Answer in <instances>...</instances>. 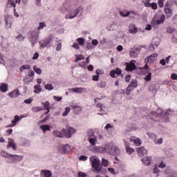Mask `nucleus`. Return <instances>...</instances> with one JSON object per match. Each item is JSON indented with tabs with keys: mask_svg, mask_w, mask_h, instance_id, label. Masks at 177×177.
Segmentation results:
<instances>
[{
	"mask_svg": "<svg viewBox=\"0 0 177 177\" xmlns=\"http://www.w3.org/2000/svg\"><path fill=\"white\" fill-rule=\"evenodd\" d=\"M137 153H138V156H140V157H142V156H146V154H147V150H146V149H145V147H141L140 148H138Z\"/></svg>",
	"mask_w": 177,
	"mask_h": 177,
	"instance_id": "nucleus-18",
	"label": "nucleus"
},
{
	"mask_svg": "<svg viewBox=\"0 0 177 177\" xmlns=\"http://www.w3.org/2000/svg\"><path fill=\"white\" fill-rule=\"evenodd\" d=\"M75 132H77L76 129H75L73 127L67 126L66 130H65V132L64 133H65L66 138H71L72 134L75 133Z\"/></svg>",
	"mask_w": 177,
	"mask_h": 177,
	"instance_id": "nucleus-9",
	"label": "nucleus"
},
{
	"mask_svg": "<svg viewBox=\"0 0 177 177\" xmlns=\"http://www.w3.org/2000/svg\"><path fill=\"white\" fill-rule=\"evenodd\" d=\"M157 15H155L151 21V26H158L160 24H163L165 21V15L162 14L159 19L156 20Z\"/></svg>",
	"mask_w": 177,
	"mask_h": 177,
	"instance_id": "nucleus-3",
	"label": "nucleus"
},
{
	"mask_svg": "<svg viewBox=\"0 0 177 177\" xmlns=\"http://www.w3.org/2000/svg\"><path fill=\"white\" fill-rule=\"evenodd\" d=\"M130 142H133L136 146H140L142 145V141L139 138L135 137H131L130 138Z\"/></svg>",
	"mask_w": 177,
	"mask_h": 177,
	"instance_id": "nucleus-23",
	"label": "nucleus"
},
{
	"mask_svg": "<svg viewBox=\"0 0 177 177\" xmlns=\"http://www.w3.org/2000/svg\"><path fill=\"white\" fill-rule=\"evenodd\" d=\"M144 80L147 82L151 81V73H148V74L145 76Z\"/></svg>",
	"mask_w": 177,
	"mask_h": 177,
	"instance_id": "nucleus-47",
	"label": "nucleus"
},
{
	"mask_svg": "<svg viewBox=\"0 0 177 177\" xmlns=\"http://www.w3.org/2000/svg\"><path fill=\"white\" fill-rule=\"evenodd\" d=\"M1 155L2 156V157H6V158H10V156H11L12 154L8 153H7V152L5 151H2L1 152Z\"/></svg>",
	"mask_w": 177,
	"mask_h": 177,
	"instance_id": "nucleus-44",
	"label": "nucleus"
},
{
	"mask_svg": "<svg viewBox=\"0 0 177 177\" xmlns=\"http://www.w3.org/2000/svg\"><path fill=\"white\" fill-rule=\"evenodd\" d=\"M82 10V7H79L77 9L75 10L73 12H71V15H66V19H74L80 12Z\"/></svg>",
	"mask_w": 177,
	"mask_h": 177,
	"instance_id": "nucleus-11",
	"label": "nucleus"
},
{
	"mask_svg": "<svg viewBox=\"0 0 177 177\" xmlns=\"http://www.w3.org/2000/svg\"><path fill=\"white\" fill-rule=\"evenodd\" d=\"M71 110V109H70V107L65 108V111L62 113L63 117L68 115V113H70Z\"/></svg>",
	"mask_w": 177,
	"mask_h": 177,
	"instance_id": "nucleus-45",
	"label": "nucleus"
},
{
	"mask_svg": "<svg viewBox=\"0 0 177 177\" xmlns=\"http://www.w3.org/2000/svg\"><path fill=\"white\" fill-rule=\"evenodd\" d=\"M79 66L80 67H82V68H86V62H80Z\"/></svg>",
	"mask_w": 177,
	"mask_h": 177,
	"instance_id": "nucleus-56",
	"label": "nucleus"
},
{
	"mask_svg": "<svg viewBox=\"0 0 177 177\" xmlns=\"http://www.w3.org/2000/svg\"><path fill=\"white\" fill-rule=\"evenodd\" d=\"M165 12L166 15L167 19H170V17H172V10L169 8V6L166 3L165 6Z\"/></svg>",
	"mask_w": 177,
	"mask_h": 177,
	"instance_id": "nucleus-13",
	"label": "nucleus"
},
{
	"mask_svg": "<svg viewBox=\"0 0 177 177\" xmlns=\"http://www.w3.org/2000/svg\"><path fill=\"white\" fill-rule=\"evenodd\" d=\"M120 16H122V17H128V16H129L131 15V12H127L126 14L124 13V12L120 11Z\"/></svg>",
	"mask_w": 177,
	"mask_h": 177,
	"instance_id": "nucleus-50",
	"label": "nucleus"
},
{
	"mask_svg": "<svg viewBox=\"0 0 177 177\" xmlns=\"http://www.w3.org/2000/svg\"><path fill=\"white\" fill-rule=\"evenodd\" d=\"M26 37L24 36H22V35H19L18 36L16 37V39L19 41L20 42L24 41Z\"/></svg>",
	"mask_w": 177,
	"mask_h": 177,
	"instance_id": "nucleus-49",
	"label": "nucleus"
},
{
	"mask_svg": "<svg viewBox=\"0 0 177 177\" xmlns=\"http://www.w3.org/2000/svg\"><path fill=\"white\" fill-rule=\"evenodd\" d=\"M70 92H73V93H82L85 88L82 87L71 88H69Z\"/></svg>",
	"mask_w": 177,
	"mask_h": 177,
	"instance_id": "nucleus-19",
	"label": "nucleus"
},
{
	"mask_svg": "<svg viewBox=\"0 0 177 177\" xmlns=\"http://www.w3.org/2000/svg\"><path fill=\"white\" fill-rule=\"evenodd\" d=\"M102 165L103 167H109V160L107 159H102Z\"/></svg>",
	"mask_w": 177,
	"mask_h": 177,
	"instance_id": "nucleus-46",
	"label": "nucleus"
},
{
	"mask_svg": "<svg viewBox=\"0 0 177 177\" xmlns=\"http://www.w3.org/2000/svg\"><path fill=\"white\" fill-rule=\"evenodd\" d=\"M24 102L26 104H30V103H31L32 102V98H29V99L25 100Z\"/></svg>",
	"mask_w": 177,
	"mask_h": 177,
	"instance_id": "nucleus-61",
	"label": "nucleus"
},
{
	"mask_svg": "<svg viewBox=\"0 0 177 177\" xmlns=\"http://www.w3.org/2000/svg\"><path fill=\"white\" fill-rule=\"evenodd\" d=\"M31 68V66L30 65H23L20 67L19 71L22 72L24 71V70H30Z\"/></svg>",
	"mask_w": 177,
	"mask_h": 177,
	"instance_id": "nucleus-38",
	"label": "nucleus"
},
{
	"mask_svg": "<svg viewBox=\"0 0 177 177\" xmlns=\"http://www.w3.org/2000/svg\"><path fill=\"white\" fill-rule=\"evenodd\" d=\"M106 82H102L99 85L98 88H106Z\"/></svg>",
	"mask_w": 177,
	"mask_h": 177,
	"instance_id": "nucleus-58",
	"label": "nucleus"
},
{
	"mask_svg": "<svg viewBox=\"0 0 177 177\" xmlns=\"http://www.w3.org/2000/svg\"><path fill=\"white\" fill-rule=\"evenodd\" d=\"M77 41L79 45H80V46H82V45H84V44H85V39H84L82 37L77 38Z\"/></svg>",
	"mask_w": 177,
	"mask_h": 177,
	"instance_id": "nucleus-43",
	"label": "nucleus"
},
{
	"mask_svg": "<svg viewBox=\"0 0 177 177\" xmlns=\"http://www.w3.org/2000/svg\"><path fill=\"white\" fill-rule=\"evenodd\" d=\"M171 78L174 80H177V74L176 73H173L171 75Z\"/></svg>",
	"mask_w": 177,
	"mask_h": 177,
	"instance_id": "nucleus-64",
	"label": "nucleus"
},
{
	"mask_svg": "<svg viewBox=\"0 0 177 177\" xmlns=\"http://www.w3.org/2000/svg\"><path fill=\"white\" fill-rule=\"evenodd\" d=\"M41 174H44V177H50L52 176V171H49V170H41Z\"/></svg>",
	"mask_w": 177,
	"mask_h": 177,
	"instance_id": "nucleus-33",
	"label": "nucleus"
},
{
	"mask_svg": "<svg viewBox=\"0 0 177 177\" xmlns=\"http://www.w3.org/2000/svg\"><path fill=\"white\" fill-rule=\"evenodd\" d=\"M142 162H143L145 165H150V162H151V158H144L143 159H142Z\"/></svg>",
	"mask_w": 177,
	"mask_h": 177,
	"instance_id": "nucleus-31",
	"label": "nucleus"
},
{
	"mask_svg": "<svg viewBox=\"0 0 177 177\" xmlns=\"http://www.w3.org/2000/svg\"><path fill=\"white\" fill-rule=\"evenodd\" d=\"M99 75H93V81H99Z\"/></svg>",
	"mask_w": 177,
	"mask_h": 177,
	"instance_id": "nucleus-62",
	"label": "nucleus"
},
{
	"mask_svg": "<svg viewBox=\"0 0 177 177\" xmlns=\"http://www.w3.org/2000/svg\"><path fill=\"white\" fill-rule=\"evenodd\" d=\"M48 120H49V117L46 116L43 120H39V123L43 124L44 122H46V121H48Z\"/></svg>",
	"mask_w": 177,
	"mask_h": 177,
	"instance_id": "nucleus-59",
	"label": "nucleus"
},
{
	"mask_svg": "<svg viewBox=\"0 0 177 177\" xmlns=\"http://www.w3.org/2000/svg\"><path fill=\"white\" fill-rule=\"evenodd\" d=\"M80 161H86L88 160V156L82 155L79 158Z\"/></svg>",
	"mask_w": 177,
	"mask_h": 177,
	"instance_id": "nucleus-54",
	"label": "nucleus"
},
{
	"mask_svg": "<svg viewBox=\"0 0 177 177\" xmlns=\"http://www.w3.org/2000/svg\"><path fill=\"white\" fill-rule=\"evenodd\" d=\"M0 91L1 92H8V84H3L0 86Z\"/></svg>",
	"mask_w": 177,
	"mask_h": 177,
	"instance_id": "nucleus-36",
	"label": "nucleus"
},
{
	"mask_svg": "<svg viewBox=\"0 0 177 177\" xmlns=\"http://www.w3.org/2000/svg\"><path fill=\"white\" fill-rule=\"evenodd\" d=\"M20 121V117L19 115H15L14 120H12V124L10 125L6 126V128H11L15 127L17 124V122Z\"/></svg>",
	"mask_w": 177,
	"mask_h": 177,
	"instance_id": "nucleus-15",
	"label": "nucleus"
},
{
	"mask_svg": "<svg viewBox=\"0 0 177 177\" xmlns=\"http://www.w3.org/2000/svg\"><path fill=\"white\" fill-rule=\"evenodd\" d=\"M66 132V129H63L60 131L59 130H56L53 132L54 136L57 138H63L64 136V133Z\"/></svg>",
	"mask_w": 177,
	"mask_h": 177,
	"instance_id": "nucleus-16",
	"label": "nucleus"
},
{
	"mask_svg": "<svg viewBox=\"0 0 177 177\" xmlns=\"http://www.w3.org/2000/svg\"><path fill=\"white\" fill-rule=\"evenodd\" d=\"M14 144H15V142L13 139L8 138V145H7V149H10V147H12Z\"/></svg>",
	"mask_w": 177,
	"mask_h": 177,
	"instance_id": "nucleus-40",
	"label": "nucleus"
},
{
	"mask_svg": "<svg viewBox=\"0 0 177 177\" xmlns=\"http://www.w3.org/2000/svg\"><path fill=\"white\" fill-rule=\"evenodd\" d=\"M129 32L131 34H136L138 32V28L134 24H130L129 28Z\"/></svg>",
	"mask_w": 177,
	"mask_h": 177,
	"instance_id": "nucleus-21",
	"label": "nucleus"
},
{
	"mask_svg": "<svg viewBox=\"0 0 177 177\" xmlns=\"http://www.w3.org/2000/svg\"><path fill=\"white\" fill-rule=\"evenodd\" d=\"M136 68L135 63L131 62L130 63H126V71H133Z\"/></svg>",
	"mask_w": 177,
	"mask_h": 177,
	"instance_id": "nucleus-14",
	"label": "nucleus"
},
{
	"mask_svg": "<svg viewBox=\"0 0 177 177\" xmlns=\"http://www.w3.org/2000/svg\"><path fill=\"white\" fill-rule=\"evenodd\" d=\"M149 91H150L151 92H156V91H157V88H156V84H151V86H149Z\"/></svg>",
	"mask_w": 177,
	"mask_h": 177,
	"instance_id": "nucleus-48",
	"label": "nucleus"
},
{
	"mask_svg": "<svg viewBox=\"0 0 177 177\" xmlns=\"http://www.w3.org/2000/svg\"><path fill=\"white\" fill-rule=\"evenodd\" d=\"M111 151H112V153H109V154H111L112 156H116V154H120V149L115 147V145H113Z\"/></svg>",
	"mask_w": 177,
	"mask_h": 177,
	"instance_id": "nucleus-24",
	"label": "nucleus"
},
{
	"mask_svg": "<svg viewBox=\"0 0 177 177\" xmlns=\"http://www.w3.org/2000/svg\"><path fill=\"white\" fill-rule=\"evenodd\" d=\"M44 88H46L47 91H52V89H53V85L48 84L45 85Z\"/></svg>",
	"mask_w": 177,
	"mask_h": 177,
	"instance_id": "nucleus-51",
	"label": "nucleus"
},
{
	"mask_svg": "<svg viewBox=\"0 0 177 177\" xmlns=\"http://www.w3.org/2000/svg\"><path fill=\"white\" fill-rule=\"evenodd\" d=\"M147 135L149 139H153L156 145H161L162 143V138L157 139V136L153 133H147Z\"/></svg>",
	"mask_w": 177,
	"mask_h": 177,
	"instance_id": "nucleus-8",
	"label": "nucleus"
},
{
	"mask_svg": "<svg viewBox=\"0 0 177 177\" xmlns=\"http://www.w3.org/2000/svg\"><path fill=\"white\" fill-rule=\"evenodd\" d=\"M76 60L75 61V63H78L80 60H84L85 57L82 55H75Z\"/></svg>",
	"mask_w": 177,
	"mask_h": 177,
	"instance_id": "nucleus-34",
	"label": "nucleus"
},
{
	"mask_svg": "<svg viewBox=\"0 0 177 177\" xmlns=\"http://www.w3.org/2000/svg\"><path fill=\"white\" fill-rule=\"evenodd\" d=\"M62 150L64 154H67V153H70V151H71V147L68 145H66L64 147H62Z\"/></svg>",
	"mask_w": 177,
	"mask_h": 177,
	"instance_id": "nucleus-22",
	"label": "nucleus"
},
{
	"mask_svg": "<svg viewBox=\"0 0 177 177\" xmlns=\"http://www.w3.org/2000/svg\"><path fill=\"white\" fill-rule=\"evenodd\" d=\"M164 113V111L162 109H158L157 112L152 111L151 112L149 117L152 121H155V122H157V121H160L158 118H161V115Z\"/></svg>",
	"mask_w": 177,
	"mask_h": 177,
	"instance_id": "nucleus-2",
	"label": "nucleus"
},
{
	"mask_svg": "<svg viewBox=\"0 0 177 177\" xmlns=\"http://www.w3.org/2000/svg\"><path fill=\"white\" fill-rule=\"evenodd\" d=\"M158 56V54L153 53L149 56H147L145 58V63H147L149 64H153V63H154V62H156L157 60Z\"/></svg>",
	"mask_w": 177,
	"mask_h": 177,
	"instance_id": "nucleus-7",
	"label": "nucleus"
},
{
	"mask_svg": "<svg viewBox=\"0 0 177 177\" xmlns=\"http://www.w3.org/2000/svg\"><path fill=\"white\" fill-rule=\"evenodd\" d=\"M122 73V71L120 68H116L115 70L111 71L110 77H111V78H115V75H121Z\"/></svg>",
	"mask_w": 177,
	"mask_h": 177,
	"instance_id": "nucleus-12",
	"label": "nucleus"
},
{
	"mask_svg": "<svg viewBox=\"0 0 177 177\" xmlns=\"http://www.w3.org/2000/svg\"><path fill=\"white\" fill-rule=\"evenodd\" d=\"M44 27H46V24H45V22H40L38 27V30H43Z\"/></svg>",
	"mask_w": 177,
	"mask_h": 177,
	"instance_id": "nucleus-53",
	"label": "nucleus"
},
{
	"mask_svg": "<svg viewBox=\"0 0 177 177\" xmlns=\"http://www.w3.org/2000/svg\"><path fill=\"white\" fill-rule=\"evenodd\" d=\"M42 106H44L46 110H49L50 109V103H49V101H46V102H41Z\"/></svg>",
	"mask_w": 177,
	"mask_h": 177,
	"instance_id": "nucleus-39",
	"label": "nucleus"
},
{
	"mask_svg": "<svg viewBox=\"0 0 177 177\" xmlns=\"http://www.w3.org/2000/svg\"><path fill=\"white\" fill-rule=\"evenodd\" d=\"M113 147L114 145H113V144H107L104 147V150L105 151H106V153H109V154H110V153H113V151L111 150L113 149Z\"/></svg>",
	"mask_w": 177,
	"mask_h": 177,
	"instance_id": "nucleus-26",
	"label": "nucleus"
},
{
	"mask_svg": "<svg viewBox=\"0 0 177 177\" xmlns=\"http://www.w3.org/2000/svg\"><path fill=\"white\" fill-rule=\"evenodd\" d=\"M165 0H158V5L160 8H162L164 6V1Z\"/></svg>",
	"mask_w": 177,
	"mask_h": 177,
	"instance_id": "nucleus-57",
	"label": "nucleus"
},
{
	"mask_svg": "<svg viewBox=\"0 0 177 177\" xmlns=\"http://www.w3.org/2000/svg\"><path fill=\"white\" fill-rule=\"evenodd\" d=\"M43 110H45V108L42 106H33L32 108V111L33 113H39V111H42Z\"/></svg>",
	"mask_w": 177,
	"mask_h": 177,
	"instance_id": "nucleus-29",
	"label": "nucleus"
},
{
	"mask_svg": "<svg viewBox=\"0 0 177 177\" xmlns=\"http://www.w3.org/2000/svg\"><path fill=\"white\" fill-rule=\"evenodd\" d=\"M39 128L43 131L44 133H45L46 131H50V126H49V124H42Z\"/></svg>",
	"mask_w": 177,
	"mask_h": 177,
	"instance_id": "nucleus-27",
	"label": "nucleus"
},
{
	"mask_svg": "<svg viewBox=\"0 0 177 177\" xmlns=\"http://www.w3.org/2000/svg\"><path fill=\"white\" fill-rule=\"evenodd\" d=\"M174 30H175V28L171 26H169L167 28V32H169V34H172V32H174Z\"/></svg>",
	"mask_w": 177,
	"mask_h": 177,
	"instance_id": "nucleus-55",
	"label": "nucleus"
},
{
	"mask_svg": "<svg viewBox=\"0 0 177 177\" xmlns=\"http://www.w3.org/2000/svg\"><path fill=\"white\" fill-rule=\"evenodd\" d=\"M71 107L73 109L74 114H80L82 111V107L78 105H71Z\"/></svg>",
	"mask_w": 177,
	"mask_h": 177,
	"instance_id": "nucleus-17",
	"label": "nucleus"
},
{
	"mask_svg": "<svg viewBox=\"0 0 177 177\" xmlns=\"http://www.w3.org/2000/svg\"><path fill=\"white\" fill-rule=\"evenodd\" d=\"M142 48H140V46H135L134 48H131L130 50L131 57H136V56H138L139 52H140Z\"/></svg>",
	"mask_w": 177,
	"mask_h": 177,
	"instance_id": "nucleus-10",
	"label": "nucleus"
},
{
	"mask_svg": "<svg viewBox=\"0 0 177 177\" xmlns=\"http://www.w3.org/2000/svg\"><path fill=\"white\" fill-rule=\"evenodd\" d=\"M53 40V37L50 36L48 37H46L44 40H41V41L39 42L40 45V48H42V49H44V48H46V46H48V45H49Z\"/></svg>",
	"mask_w": 177,
	"mask_h": 177,
	"instance_id": "nucleus-6",
	"label": "nucleus"
},
{
	"mask_svg": "<svg viewBox=\"0 0 177 177\" xmlns=\"http://www.w3.org/2000/svg\"><path fill=\"white\" fill-rule=\"evenodd\" d=\"M135 88H138V81L136 80H133L131 82V84L127 86L126 92L127 95H131V92H132Z\"/></svg>",
	"mask_w": 177,
	"mask_h": 177,
	"instance_id": "nucleus-5",
	"label": "nucleus"
},
{
	"mask_svg": "<svg viewBox=\"0 0 177 177\" xmlns=\"http://www.w3.org/2000/svg\"><path fill=\"white\" fill-rule=\"evenodd\" d=\"M33 70H34V71H35L36 74L41 75L42 73V70L41 68L37 67V66H33Z\"/></svg>",
	"mask_w": 177,
	"mask_h": 177,
	"instance_id": "nucleus-41",
	"label": "nucleus"
},
{
	"mask_svg": "<svg viewBox=\"0 0 177 177\" xmlns=\"http://www.w3.org/2000/svg\"><path fill=\"white\" fill-rule=\"evenodd\" d=\"M57 44V47H56V50L59 51L62 50V41L57 40L56 41Z\"/></svg>",
	"mask_w": 177,
	"mask_h": 177,
	"instance_id": "nucleus-42",
	"label": "nucleus"
},
{
	"mask_svg": "<svg viewBox=\"0 0 177 177\" xmlns=\"http://www.w3.org/2000/svg\"><path fill=\"white\" fill-rule=\"evenodd\" d=\"M28 39L32 44V46H34L37 41H38V33H37L35 31H30L28 33Z\"/></svg>",
	"mask_w": 177,
	"mask_h": 177,
	"instance_id": "nucleus-4",
	"label": "nucleus"
},
{
	"mask_svg": "<svg viewBox=\"0 0 177 177\" xmlns=\"http://www.w3.org/2000/svg\"><path fill=\"white\" fill-rule=\"evenodd\" d=\"M34 88H35V91H34L35 93H39L42 91V88H41V85H35Z\"/></svg>",
	"mask_w": 177,
	"mask_h": 177,
	"instance_id": "nucleus-35",
	"label": "nucleus"
},
{
	"mask_svg": "<svg viewBox=\"0 0 177 177\" xmlns=\"http://www.w3.org/2000/svg\"><path fill=\"white\" fill-rule=\"evenodd\" d=\"M78 177H86V174L80 171L78 173Z\"/></svg>",
	"mask_w": 177,
	"mask_h": 177,
	"instance_id": "nucleus-63",
	"label": "nucleus"
},
{
	"mask_svg": "<svg viewBox=\"0 0 177 177\" xmlns=\"http://www.w3.org/2000/svg\"><path fill=\"white\" fill-rule=\"evenodd\" d=\"M166 175H169L170 177H177L176 172L171 171L169 169H167L165 171Z\"/></svg>",
	"mask_w": 177,
	"mask_h": 177,
	"instance_id": "nucleus-30",
	"label": "nucleus"
},
{
	"mask_svg": "<svg viewBox=\"0 0 177 177\" xmlns=\"http://www.w3.org/2000/svg\"><path fill=\"white\" fill-rule=\"evenodd\" d=\"M10 158H12V160L13 162H16L17 161L18 162H20L21 160H23V156H19V155H12L11 154Z\"/></svg>",
	"mask_w": 177,
	"mask_h": 177,
	"instance_id": "nucleus-20",
	"label": "nucleus"
},
{
	"mask_svg": "<svg viewBox=\"0 0 177 177\" xmlns=\"http://www.w3.org/2000/svg\"><path fill=\"white\" fill-rule=\"evenodd\" d=\"M125 150H126L127 154H129V156H131V154H132V153H135V149H133V148H131V147L125 148Z\"/></svg>",
	"mask_w": 177,
	"mask_h": 177,
	"instance_id": "nucleus-37",
	"label": "nucleus"
},
{
	"mask_svg": "<svg viewBox=\"0 0 177 177\" xmlns=\"http://www.w3.org/2000/svg\"><path fill=\"white\" fill-rule=\"evenodd\" d=\"M90 162H91L92 168L94 169V171L97 174L102 172V165L100 164V159L96 156H92L89 158Z\"/></svg>",
	"mask_w": 177,
	"mask_h": 177,
	"instance_id": "nucleus-1",
	"label": "nucleus"
},
{
	"mask_svg": "<svg viewBox=\"0 0 177 177\" xmlns=\"http://www.w3.org/2000/svg\"><path fill=\"white\" fill-rule=\"evenodd\" d=\"M72 48H74V49L77 50V49H80V46L78 45V43H74Z\"/></svg>",
	"mask_w": 177,
	"mask_h": 177,
	"instance_id": "nucleus-60",
	"label": "nucleus"
},
{
	"mask_svg": "<svg viewBox=\"0 0 177 177\" xmlns=\"http://www.w3.org/2000/svg\"><path fill=\"white\" fill-rule=\"evenodd\" d=\"M145 6H147V8H151V9H153V10H157V4L156 3H145Z\"/></svg>",
	"mask_w": 177,
	"mask_h": 177,
	"instance_id": "nucleus-28",
	"label": "nucleus"
},
{
	"mask_svg": "<svg viewBox=\"0 0 177 177\" xmlns=\"http://www.w3.org/2000/svg\"><path fill=\"white\" fill-rule=\"evenodd\" d=\"M7 5H10L11 8H14V12H16V3H15V0H8Z\"/></svg>",
	"mask_w": 177,
	"mask_h": 177,
	"instance_id": "nucleus-32",
	"label": "nucleus"
},
{
	"mask_svg": "<svg viewBox=\"0 0 177 177\" xmlns=\"http://www.w3.org/2000/svg\"><path fill=\"white\" fill-rule=\"evenodd\" d=\"M19 95H20V91L17 89L9 93L8 96H10V97H17V96H19Z\"/></svg>",
	"mask_w": 177,
	"mask_h": 177,
	"instance_id": "nucleus-25",
	"label": "nucleus"
},
{
	"mask_svg": "<svg viewBox=\"0 0 177 177\" xmlns=\"http://www.w3.org/2000/svg\"><path fill=\"white\" fill-rule=\"evenodd\" d=\"M88 141L92 146H95L96 145V138H89Z\"/></svg>",
	"mask_w": 177,
	"mask_h": 177,
	"instance_id": "nucleus-52",
	"label": "nucleus"
}]
</instances>
